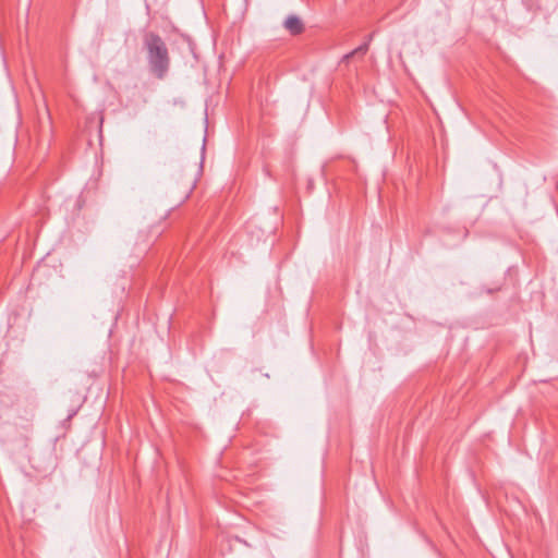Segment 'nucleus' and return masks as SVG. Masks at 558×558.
Masks as SVG:
<instances>
[{"label":"nucleus","instance_id":"20e7f679","mask_svg":"<svg viewBox=\"0 0 558 558\" xmlns=\"http://www.w3.org/2000/svg\"><path fill=\"white\" fill-rule=\"evenodd\" d=\"M372 39H373V34L368 35V38L364 44L360 45L357 48H355L351 52L344 54L343 61H348L356 54L364 56L368 51L369 43L372 41Z\"/></svg>","mask_w":558,"mask_h":558},{"label":"nucleus","instance_id":"f257e3e1","mask_svg":"<svg viewBox=\"0 0 558 558\" xmlns=\"http://www.w3.org/2000/svg\"><path fill=\"white\" fill-rule=\"evenodd\" d=\"M143 47L149 72L158 80H163L170 69V53L166 41L155 32L143 35Z\"/></svg>","mask_w":558,"mask_h":558},{"label":"nucleus","instance_id":"39448f33","mask_svg":"<svg viewBox=\"0 0 558 558\" xmlns=\"http://www.w3.org/2000/svg\"><path fill=\"white\" fill-rule=\"evenodd\" d=\"M195 186V182L194 181H191L190 184L187 185V190H186V197L190 195V193L192 192V190L194 189Z\"/></svg>","mask_w":558,"mask_h":558},{"label":"nucleus","instance_id":"7ed1b4c3","mask_svg":"<svg viewBox=\"0 0 558 558\" xmlns=\"http://www.w3.org/2000/svg\"><path fill=\"white\" fill-rule=\"evenodd\" d=\"M283 27L292 36L300 35L304 32V24H303L302 20L299 16L293 15V14L289 15L284 20Z\"/></svg>","mask_w":558,"mask_h":558},{"label":"nucleus","instance_id":"f03ea898","mask_svg":"<svg viewBox=\"0 0 558 558\" xmlns=\"http://www.w3.org/2000/svg\"><path fill=\"white\" fill-rule=\"evenodd\" d=\"M36 407L32 402L19 403L16 404V416L14 420V426L17 429L23 430V441L24 445H27L29 439V435L33 432V422L35 417Z\"/></svg>","mask_w":558,"mask_h":558},{"label":"nucleus","instance_id":"423d86ee","mask_svg":"<svg viewBox=\"0 0 558 558\" xmlns=\"http://www.w3.org/2000/svg\"><path fill=\"white\" fill-rule=\"evenodd\" d=\"M160 233H161L160 230H156L153 235H154V238H157Z\"/></svg>","mask_w":558,"mask_h":558}]
</instances>
